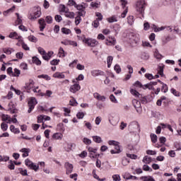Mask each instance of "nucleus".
<instances>
[{
    "instance_id": "obj_1",
    "label": "nucleus",
    "mask_w": 181,
    "mask_h": 181,
    "mask_svg": "<svg viewBox=\"0 0 181 181\" xmlns=\"http://www.w3.org/2000/svg\"><path fill=\"white\" fill-rule=\"evenodd\" d=\"M146 6H148L146 0H137L135 4V9L136 13L144 16V15H145V10L146 9Z\"/></svg>"
},
{
    "instance_id": "obj_2",
    "label": "nucleus",
    "mask_w": 181,
    "mask_h": 181,
    "mask_svg": "<svg viewBox=\"0 0 181 181\" xmlns=\"http://www.w3.org/2000/svg\"><path fill=\"white\" fill-rule=\"evenodd\" d=\"M25 90H33V91L34 93H40V90H39V87L35 86V81H33V80H30L28 83H25Z\"/></svg>"
},
{
    "instance_id": "obj_3",
    "label": "nucleus",
    "mask_w": 181,
    "mask_h": 181,
    "mask_svg": "<svg viewBox=\"0 0 181 181\" xmlns=\"http://www.w3.org/2000/svg\"><path fill=\"white\" fill-rule=\"evenodd\" d=\"M82 42L83 43H86V45H88L90 47H95V46H98V41L97 40L91 39V38H86L85 37L81 39Z\"/></svg>"
},
{
    "instance_id": "obj_4",
    "label": "nucleus",
    "mask_w": 181,
    "mask_h": 181,
    "mask_svg": "<svg viewBox=\"0 0 181 181\" xmlns=\"http://www.w3.org/2000/svg\"><path fill=\"white\" fill-rule=\"evenodd\" d=\"M36 104H37V100H36L35 98L32 97L28 99V114H30L32 112V111H33Z\"/></svg>"
},
{
    "instance_id": "obj_5",
    "label": "nucleus",
    "mask_w": 181,
    "mask_h": 181,
    "mask_svg": "<svg viewBox=\"0 0 181 181\" xmlns=\"http://www.w3.org/2000/svg\"><path fill=\"white\" fill-rule=\"evenodd\" d=\"M40 15H42L40 8H34L33 13L28 16V18L30 19V21H35V19H37V18H40Z\"/></svg>"
},
{
    "instance_id": "obj_6",
    "label": "nucleus",
    "mask_w": 181,
    "mask_h": 181,
    "mask_svg": "<svg viewBox=\"0 0 181 181\" xmlns=\"http://www.w3.org/2000/svg\"><path fill=\"white\" fill-rule=\"evenodd\" d=\"M133 105L136 109V112L138 114H141L142 112V107H141V102L136 99L133 100Z\"/></svg>"
},
{
    "instance_id": "obj_7",
    "label": "nucleus",
    "mask_w": 181,
    "mask_h": 181,
    "mask_svg": "<svg viewBox=\"0 0 181 181\" xmlns=\"http://www.w3.org/2000/svg\"><path fill=\"white\" fill-rule=\"evenodd\" d=\"M130 93L132 95H134V97L139 98L141 103H145V101H146V99L143 98L142 95L139 94V92L136 91V90L131 89Z\"/></svg>"
},
{
    "instance_id": "obj_8",
    "label": "nucleus",
    "mask_w": 181,
    "mask_h": 181,
    "mask_svg": "<svg viewBox=\"0 0 181 181\" xmlns=\"http://www.w3.org/2000/svg\"><path fill=\"white\" fill-rule=\"evenodd\" d=\"M64 168L66 169V175H70L73 172V169H74V166L73 164L66 162L64 163Z\"/></svg>"
},
{
    "instance_id": "obj_9",
    "label": "nucleus",
    "mask_w": 181,
    "mask_h": 181,
    "mask_svg": "<svg viewBox=\"0 0 181 181\" xmlns=\"http://www.w3.org/2000/svg\"><path fill=\"white\" fill-rule=\"evenodd\" d=\"M121 4L122 8H124V11L121 14V18H125V16H127V13H128V7H125L127 6L128 2L127 1V0H121Z\"/></svg>"
},
{
    "instance_id": "obj_10",
    "label": "nucleus",
    "mask_w": 181,
    "mask_h": 181,
    "mask_svg": "<svg viewBox=\"0 0 181 181\" xmlns=\"http://www.w3.org/2000/svg\"><path fill=\"white\" fill-rule=\"evenodd\" d=\"M136 152V145L128 144L126 148V153H135Z\"/></svg>"
},
{
    "instance_id": "obj_11",
    "label": "nucleus",
    "mask_w": 181,
    "mask_h": 181,
    "mask_svg": "<svg viewBox=\"0 0 181 181\" xmlns=\"http://www.w3.org/2000/svg\"><path fill=\"white\" fill-rule=\"evenodd\" d=\"M81 88V86H80V84L75 83L70 86L69 91L70 93H73V94H76V93H77V91H79Z\"/></svg>"
},
{
    "instance_id": "obj_12",
    "label": "nucleus",
    "mask_w": 181,
    "mask_h": 181,
    "mask_svg": "<svg viewBox=\"0 0 181 181\" xmlns=\"http://www.w3.org/2000/svg\"><path fill=\"white\" fill-rule=\"evenodd\" d=\"M62 45H64L65 46H73L74 47H77V42L70 40H65L61 42Z\"/></svg>"
},
{
    "instance_id": "obj_13",
    "label": "nucleus",
    "mask_w": 181,
    "mask_h": 181,
    "mask_svg": "<svg viewBox=\"0 0 181 181\" xmlns=\"http://www.w3.org/2000/svg\"><path fill=\"white\" fill-rule=\"evenodd\" d=\"M105 45L107 46H115L117 45V40L115 37L110 36L107 40H106Z\"/></svg>"
},
{
    "instance_id": "obj_14",
    "label": "nucleus",
    "mask_w": 181,
    "mask_h": 181,
    "mask_svg": "<svg viewBox=\"0 0 181 181\" xmlns=\"http://www.w3.org/2000/svg\"><path fill=\"white\" fill-rule=\"evenodd\" d=\"M90 74L93 77H98V76H104L105 73L100 69H94L91 71Z\"/></svg>"
},
{
    "instance_id": "obj_15",
    "label": "nucleus",
    "mask_w": 181,
    "mask_h": 181,
    "mask_svg": "<svg viewBox=\"0 0 181 181\" xmlns=\"http://www.w3.org/2000/svg\"><path fill=\"white\" fill-rule=\"evenodd\" d=\"M129 36L130 40H132V43H139V35L131 33Z\"/></svg>"
},
{
    "instance_id": "obj_16",
    "label": "nucleus",
    "mask_w": 181,
    "mask_h": 181,
    "mask_svg": "<svg viewBox=\"0 0 181 181\" xmlns=\"http://www.w3.org/2000/svg\"><path fill=\"white\" fill-rule=\"evenodd\" d=\"M93 97H94V98L98 100V101H102L103 103H104V101H105V100H107V98H105V96L101 95L98 93H94Z\"/></svg>"
},
{
    "instance_id": "obj_17",
    "label": "nucleus",
    "mask_w": 181,
    "mask_h": 181,
    "mask_svg": "<svg viewBox=\"0 0 181 181\" xmlns=\"http://www.w3.org/2000/svg\"><path fill=\"white\" fill-rule=\"evenodd\" d=\"M8 37H10L11 39H16L17 40H18V42H21V40H22V37L18 35L16 32L10 33Z\"/></svg>"
},
{
    "instance_id": "obj_18",
    "label": "nucleus",
    "mask_w": 181,
    "mask_h": 181,
    "mask_svg": "<svg viewBox=\"0 0 181 181\" xmlns=\"http://www.w3.org/2000/svg\"><path fill=\"white\" fill-rule=\"evenodd\" d=\"M38 23L40 25V30L41 32H43L45 28H46V21H45V18H40L38 21Z\"/></svg>"
},
{
    "instance_id": "obj_19",
    "label": "nucleus",
    "mask_w": 181,
    "mask_h": 181,
    "mask_svg": "<svg viewBox=\"0 0 181 181\" xmlns=\"http://www.w3.org/2000/svg\"><path fill=\"white\" fill-rule=\"evenodd\" d=\"M76 146V144L73 143H66V146H64V149L66 152H70L73 150V148Z\"/></svg>"
},
{
    "instance_id": "obj_20",
    "label": "nucleus",
    "mask_w": 181,
    "mask_h": 181,
    "mask_svg": "<svg viewBox=\"0 0 181 181\" xmlns=\"http://www.w3.org/2000/svg\"><path fill=\"white\" fill-rule=\"evenodd\" d=\"M52 77H54V78H65L66 76L64 75V73L63 72H55L53 75Z\"/></svg>"
},
{
    "instance_id": "obj_21",
    "label": "nucleus",
    "mask_w": 181,
    "mask_h": 181,
    "mask_svg": "<svg viewBox=\"0 0 181 181\" xmlns=\"http://www.w3.org/2000/svg\"><path fill=\"white\" fill-rule=\"evenodd\" d=\"M1 118L2 121L6 122L7 124H11V116L6 115V114H2L1 115Z\"/></svg>"
},
{
    "instance_id": "obj_22",
    "label": "nucleus",
    "mask_w": 181,
    "mask_h": 181,
    "mask_svg": "<svg viewBox=\"0 0 181 181\" xmlns=\"http://www.w3.org/2000/svg\"><path fill=\"white\" fill-rule=\"evenodd\" d=\"M54 54V52H53L52 51H49L47 53L45 52L42 59L44 60H47V62H49V60H50L52 56H53Z\"/></svg>"
},
{
    "instance_id": "obj_23",
    "label": "nucleus",
    "mask_w": 181,
    "mask_h": 181,
    "mask_svg": "<svg viewBox=\"0 0 181 181\" xmlns=\"http://www.w3.org/2000/svg\"><path fill=\"white\" fill-rule=\"evenodd\" d=\"M153 29L154 32H162V30H165V29H168V26H162V27H158L155 25H153Z\"/></svg>"
},
{
    "instance_id": "obj_24",
    "label": "nucleus",
    "mask_w": 181,
    "mask_h": 181,
    "mask_svg": "<svg viewBox=\"0 0 181 181\" xmlns=\"http://www.w3.org/2000/svg\"><path fill=\"white\" fill-rule=\"evenodd\" d=\"M52 139L56 141H62L63 139V134L62 133H55L52 135Z\"/></svg>"
},
{
    "instance_id": "obj_25",
    "label": "nucleus",
    "mask_w": 181,
    "mask_h": 181,
    "mask_svg": "<svg viewBox=\"0 0 181 181\" xmlns=\"http://www.w3.org/2000/svg\"><path fill=\"white\" fill-rule=\"evenodd\" d=\"M20 152L23 153V158H26L29 156V152H30V148H23L20 150Z\"/></svg>"
},
{
    "instance_id": "obj_26",
    "label": "nucleus",
    "mask_w": 181,
    "mask_h": 181,
    "mask_svg": "<svg viewBox=\"0 0 181 181\" xmlns=\"http://www.w3.org/2000/svg\"><path fill=\"white\" fill-rule=\"evenodd\" d=\"M130 160L129 159H128V158L124 156L122 158V166H128V165H129L130 163Z\"/></svg>"
},
{
    "instance_id": "obj_27",
    "label": "nucleus",
    "mask_w": 181,
    "mask_h": 181,
    "mask_svg": "<svg viewBox=\"0 0 181 181\" xmlns=\"http://www.w3.org/2000/svg\"><path fill=\"white\" fill-rule=\"evenodd\" d=\"M153 56L155 59H157V60H162L163 58V56L159 53V51L158 49H156L153 54Z\"/></svg>"
},
{
    "instance_id": "obj_28",
    "label": "nucleus",
    "mask_w": 181,
    "mask_h": 181,
    "mask_svg": "<svg viewBox=\"0 0 181 181\" xmlns=\"http://www.w3.org/2000/svg\"><path fill=\"white\" fill-rule=\"evenodd\" d=\"M134 153H126L127 158L136 160L138 159V156L136 154H133Z\"/></svg>"
},
{
    "instance_id": "obj_29",
    "label": "nucleus",
    "mask_w": 181,
    "mask_h": 181,
    "mask_svg": "<svg viewBox=\"0 0 181 181\" xmlns=\"http://www.w3.org/2000/svg\"><path fill=\"white\" fill-rule=\"evenodd\" d=\"M142 162L144 163H146V165H148V164L151 163V162H152V158H151L148 156H146L144 157Z\"/></svg>"
},
{
    "instance_id": "obj_30",
    "label": "nucleus",
    "mask_w": 181,
    "mask_h": 181,
    "mask_svg": "<svg viewBox=\"0 0 181 181\" xmlns=\"http://www.w3.org/2000/svg\"><path fill=\"white\" fill-rule=\"evenodd\" d=\"M113 60H114V57H112V56H108L107 57V64L108 69L111 68V64H112Z\"/></svg>"
},
{
    "instance_id": "obj_31",
    "label": "nucleus",
    "mask_w": 181,
    "mask_h": 181,
    "mask_svg": "<svg viewBox=\"0 0 181 181\" xmlns=\"http://www.w3.org/2000/svg\"><path fill=\"white\" fill-rule=\"evenodd\" d=\"M142 181H156L152 176H142L140 177Z\"/></svg>"
},
{
    "instance_id": "obj_32",
    "label": "nucleus",
    "mask_w": 181,
    "mask_h": 181,
    "mask_svg": "<svg viewBox=\"0 0 181 181\" xmlns=\"http://www.w3.org/2000/svg\"><path fill=\"white\" fill-rule=\"evenodd\" d=\"M66 52H64V49L63 47H59V52H58V56L59 57H66Z\"/></svg>"
},
{
    "instance_id": "obj_33",
    "label": "nucleus",
    "mask_w": 181,
    "mask_h": 181,
    "mask_svg": "<svg viewBox=\"0 0 181 181\" xmlns=\"http://www.w3.org/2000/svg\"><path fill=\"white\" fill-rule=\"evenodd\" d=\"M92 138H93V140L96 144H101V142H103V139H101V136H93Z\"/></svg>"
},
{
    "instance_id": "obj_34",
    "label": "nucleus",
    "mask_w": 181,
    "mask_h": 181,
    "mask_svg": "<svg viewBox=\"0 0 181 181\" xmlns=\"http://www.w3.org/2000/svg\"><path fill=\"white\" fill-rule=\"evenodd\" d=\"M107 21L109 23H114V22H118V18H117V16H112V17L107 18Z\"/></svg>"
},
{
    "instance_id": "obj_35",
    "label": "nucleus",
    "mask_w": 181,
    "mask_h": 181,
    "mask_svg": "<svg viewBox=\"0 0 181 181\" xmlns=\"http://www.w3.org/2000/svg\"><path fill=\"white\" fill-rule=\"evenodd\" d=\"M143 88L144 90H146V88H148V90H152L153 91H155V88H153V85H152V83L144 85L143 86Z\"/></svg>"
},
{
    "instance_id": "obj_36",
    "label": "nucleus",
    "mask_w": 181,
    "mask_h": 181,
    "mask_svg": "<svg viewBox=\"0 0 181 181\" xmlns=\"http://www.w3.org/2000/svg\"><path fill=\"white\" fill-rule=\"evenodd\" d=\"M10 131L13 134H21V130L18 128H16L13 125L10 126Z\"/></svg>"
},
{
    "instance_id": "obj_37",
    "label": "nucleus",
    "mask_w": 181,
    "mask_h": 181,
    "mask_svg": "<svg viewBox=\"0 0 181 181\" xmlns=\"http://www.w3.org/2000/svg\"><path fill=\"white\" fill-rule=\"evenodd\" d=\"M33 63H34V64H36L37 66H40L42 64V62L37 57H33Z\"/></svg>"
},
{
    "instance_id": "obj_38",
    "label": "nucleus",
    "mask_w": 181,
    "mask_h": 181,
    "mask_svg": "<svg viewBox=\"0 0 181 181\" xmlns=\"http://www.w3.org/2000/svg\"><path fill=\"white\" fill-rule=\"evenodd\" d=\"M109 122L111 124V125H115L118 123V121L115 120V117L110 116L109 117Z\"/></svg>"
},
{
    "instance_id": "obj_39",
    "label": "nucleus",
    "mask_w": 181,
    "mask_h": 181,
    "mask_svg": "<svg viewBox=\"0 0 181 181\" xmlns=\"http://www.w3.org/2000/svg\"><path fill=\"white\" fill-rule=\"evenodd\" d=\"M30 169L34 170L35 172H37L39 170V164L33 163V164H31V167H30Z\"/></svg>"
},
{
    "instance_id": "obj_40",
    "label": "nucleus",
    "mask_w": 181,
    "mask_h": 181,
    "mask_svg": "<svg viewBox=\"0 0 181 181\" xmlns=\"http://www.w3.org/2000/svg\"><path fill=\"white\" fill-rule=\"evenodd\" d=\"M15 6H13L11 8L8 9L7 11L3 12V15L4 16H8V13H11V12H13L15 11Z\"/></svg>"
},
{
    "instance_id": "obj_41",
    "label": "nucleus",
    "mask_w": 181,
    "mask_h": 181,
    "mask_svg": "<svg viewBox=\"0 0 181 181\" xmlns=\"http://www.w3.org/2000/svg\"><path fill=\"white\" fill-rule=\"evenodd\" d=\"M65 16L70 19H74L75 14L74 12L68 11L67 13H65Z\"/></svg>"
},
{
    "instance_id": "obj_42",
    "label": "nucleus",
    "mask_w": 181,
    "mask_h": 181,
    "mask_svg": "<svg viewBox=\"0 0 181 181\" xmlns=\"http://www.w3.org/2000/svg\"><path fill=\"white\" fill-rule=\"evenodd\" d=\"M150 136L153 144H156V142L158 141V136H156V134H151Z\"/></svg>"
},
{
    "instance_id": "obj_43",
    "label": "nucleus",
    "mask_w": 181,
    "mask_h": 181,
    "mask_svg": "<svg viewBox=\"0 0 181 181\" xmlns=\"http://www.w3.org/2000/svg\"><path fill=\"white\" fill-rule=\"evenodd\" d=\"M114 70H115V71H116L117 74H119V73H121V71H122L121 66H119V64H117L114 66Z\"/></svg>"
},
{
    "instance_id": "obj_44",
    "label": "nucleus",
    "mask_w": 181,
    "mask_h": 181,
    "mask_svg": "<svg viewBox=\"0 0 181 181\" xmlns=\"http://www.w3.org/2000/svg\"><path fill=\"white\" fill-rule=\"evenodd\" d=\"M170 93L175 97H180V93L173 88L170 89Z\"/></svg>"
},
{
    "instance_id": "obj_45",
    "label": "nucleus",
    "mask_w": 181,
    "mask_h": 181,
    "mask_svg": "<svg viewBox=\"0 0 181 181\" xmlns=\"http://www.w3.org/2000/svg\"><path fill=\"white\" fill-rule=\"evenodd\" d=\"M1 130L5 132L6 131H8V124L6 123V122H2L1 124Z\"/></svg>"
},
{
    "instance_id": "obj_46",
    "label": "nucleus",
    "mask_w": 181,
    "mask_h": 181,
    "mask_svg": "<svg viewBox=\"0 0 181 181\" xmlns=\"http://www.w3.org/2000/svg\"><path fill=\"white\" fill-rule=\"evenodd\" d=\"M158 74L161 77H163V66H158Z\"/></svg>"
},
{
    "instance_id": "obj_47",
    "label": "nucleus",
    "mask_w": 181,
    "mask_h": 181,
    "mask_svg": "<svg viewBox=\"0 0 181 181\" xmlns=\"http://www.w3.org/2000/svg\"><path fill=\"white\" fill-rule=\"evenodd\" d=\"M162 84V88H161V91L163 93H168V85H166V83H161Z\"/></svg>"
},
{
    "instance_id": "obj_48",
    "label": "nucleus",
    "mask_w": 181,
    "mask_h": 181,
    "mask_svg": "<svg viewBox=\"0 0 181 181\" xmlns=\"http://www.w3.org/2000/svg\"><path fill=\"white\" fill-rule=\"evenodd\" d=\"M62 32L64 35H70V33H71V30H70V29L66 28H62Z\"/></svg>"
},
{
    "instance_id": "obj_49",
    "label": "nucleus",
    "mask_w": 181,
    "mask_h": 181,
    "mask_svg": "<svg viewBox=\"0 0 181 181\" xmlns=\"http://www.w3.org/2000/svg\"><path fill=\"white\" fill-rule=\"evenodd\" d=\"M37 51L40 53V54L42 55V59H43V56H45V54H46V51L45 50V49H43L42 47H39L37 48Z\"/></svg>"
},
{
    "instance_id": "obj_50",
    "label": "nucleus",
    "mask_w": 181,
    "mask_h": 181,
    "mask_svg": "<svg viewBox=\"0 0 181 181\" xmlns=\"http://www.w3.org/2000/svg\"><path fill=\"white\" fill-rule=\"evenodd\" d=\"M28 40L30 42H33V43H36V42H37V38L36 37H35L34 35H30L28 37Z\"/></svg>"
},
{
    "instance_id": "obj_51",
    "label": "nucleus",
    "mask_w": 181,
    "mask_h": 181,
    "mask_svg": "<svg viewBox=\"0 0 181 181\" xmlns=\"http://www.w3.org/2000/svg\"><path fill=\"white\" fill-rule=\"evenodd\" d=\"M83 144H85V145H91V139H88V138H83Z\"/></svg>"
},
{
    "instance_id": "obj_52",
    "label": "nucleus",
    "mask_w": 181,
    "mask_h": 181,
    "mask_svg": "<svg viewBox=\"0 0 181 181\" xmlns=\"http://www.w3.org/2000/svg\"><path fill=\"white\" fill-rule=\"evenodd\" d=\"M110 100L112 101L114 104H118V100L115 98L114 95H110Z\"/></svg>"
},
{
    "instance_id": "obj_53",
    "label": "nucleus",
    "mask_w": 181,
    "mask_h": 181,
    "mask_svg": "<svg viewBox=\"0 0 181 181\" xmlns=\"http://www.w3.org/2000/svg\"><path fill=\"white\" fill-rule=\"evenodd\" d=\"M88 153L86 151H82L80 154H78L79 158L81 159H84V158H87Z\"/></svg>"
},
{
    "instance_id": "obj_54",
    "label": "nucleus",
    "mask_w": 181,
    "mask_h": 181,
    "mask_svg": "<svg viewBox=\"0 0 181 181\" xmlns=\"http://www.w3.org/2000/svg\"><path fill=\"white\" fill-rule=\"evenodd\" d=\"M45 21L48 24L53 23V18L50 16H48L45 18Z\"/></svg>"
},
{
    "instance_id": "obj_55",
    "label": "nucleus",
    "mask_w": 181,
    "mask_h": 181,
    "mask_svg": "<svg viewBox=\"0 0 181 181\" xmlns=\"http://www.w3.org/2000/svg\"><path fill=\"white\" fill-rule=\"evenodd\" d=\"M18 170H19V173H21V175H22L23 176H28V170H23L22 168H19Z\"/></svg>"
},
{
    "instance_id": "obj_56",
    "label": "nucleus",
    "mask_w": 181,
    "mask_h": 181,
    "mask_svg": "<svg viewBox=\"0 0 181 181\" xmlns=\"http://www.w3.org/2000/svg\"><path fill=\"white\" fill-rule=\"evenodd\" d=\"M88 152H90V153H97V151H98V148H93V147H88Z\"/></svg>"
},
{
    "instance_id": "obj_57",
    "label": "nucleus",
    "mask_w": 181,
    "mask_h": 181,
    "mask_svg": "<svg viewBox=\"0 0 181 181\" xmlns=\"http://www.w3.org/2000/svg\"><path fill=\"white\" fill-rule=\"evenodd\" d=\"M38 78H44L45 80H47V81L51 80V78L50 76H49V75H45V74L38 76Z\"/></svg>"
},
{
    "instance_id": "obj_58",
    "label": "nucleus",
    "mask_w": 181,
    "mask_h": 181,
    "mask_svg": "<svg viewBox=\"0 0 181 181\" xmlns=\"http://www.w3.org/2000/svg\"><path fill=\"white\" fill-rule=\"evenodd\" d=\"M141 59H143L144 60H148V59H149V54L146 52H143L141 54Z\"/></svg>"
},
{
    "instance_id": "obj_59",
    "label": "nucleus",
    "mask_w": 181,
    "mask_h": 181,
    "mask_svg": "<svg viewBox=\"0 0 181 181\" xmlns=\"http://www.w3.org/2000/svg\"><path fill=\"white\" fill-rule=\"evenodd\" d=\"M127 22H128L129 25H133L134 24V16H129L127 18Z\"/></svg>"
},
{
    "instance_id": "obj_60",
    "label": "nucleus",
    "mask_w": 181,
    "mask_h": 181,
    "mask_svg": "<svg viewBox=\"0 0 181 181\" xmlns=\"http://www.w3.org/2000/svg\"><path fill=\"white\" fill-rule=\"evenodd\" d=\"M112 177L114 181H121V176H119L118 174L113 175Z\"/></svg>"
},
{
    "instance_id": "obj_61",
    "label": "nucleus",
    "mask_w": 181,
    "mask_h": 181,
    "mask_svg": "<svg viewBox=\"0 0 181 181\" xmlns=\"http://www.w3.org/2000/svg\"><path fill=\"white\" fill-rule=\"evenodd\" d=\"M62 12H64L65 13L69 11V8H66V6L61 4L60 5Z\"/></svg>"
},
{
    "instance_id": "obj_62",
    "label": "nucleus",
    "mask_w": 181,
    "mask_h": 181,
    "mask_svg": "<svg viewBox=\"0 0 181 181\" xmlns=\"http://www.w3.org/2000/svg\"><path fill=\"white\" fill-rule=\"evenodd\" d=\"M25 163L26 165V166H28L29 168H30V167L32 166L33 162H32L29 159H26L25 160Z\"/></svg>"
},
{
    "instance_id": "obj_63",
    "label": "nucleus",
    "mask_w": 181,
    "mask_h": 181,
    "mask_svg": "<svg viewBox=\"0 0 181 181\" xmlns=\"http://www.w3.org/2000/svg\"><path fill=\"white\" fill-rule=\"evenodd\" d=\"M81 22V17L80 16H76L75 18V25H80V23Z\"/></svg>"
},
{
    "instance_id": "obj_64",
    "label": "nucleus",
    "mask_w": 181,
    "mask_h": 181,
    "mask_svg": "<svg viewBox=\"0 0 181 181\" xmlns=\"http://www.w3.org/2000/svg\"><path fill=\"white\" fill-rule=\"evenodd\" d=\"M20 43H21L22 47L24 49V50H29L28 45L25 44L22 40L20 41Z\"/></svg>"
}]
</instances>
